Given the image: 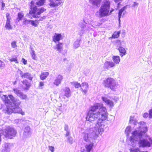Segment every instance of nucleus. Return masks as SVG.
Returning <instances> with one entry per match:
<instances>
[{"label":"nucleus","mask_w":152,"mask_h":152,"mask_svg":"<svg viewBox=\"0 0 152 152\" xmlns=\"http://www.w3.org/2000/svg\"><path fill=\"white\" fill-rule=\"evenodd\" d=\"M13 91L14 93L18 96L20 94L21 91L17 88H14L13 89Z\"/></svg>","instance_id":"nucleus-34"},{"label":"nucleus","mask_w":152,"mask_h":152,"mask_svg":"<svg viewBox=\"0 0 152 152\" xmlns=\"http://www.w3.org/2000/svg\"><path fill=\"white\" fill-rule=\"evenodd\" d=\"M22 83L23 85L25 86V87H26V88L28 89V88H29L30 86V84L26 80H25L22 82Z\"/></svg>","instance_id":"nucleus-33"},{"label":"nucleus","mask_w":152,"mask_h":152,"mask_svg":"<svg viewBox=\"0 0 152 152\" xmlns=\"http://www.w3.org/2000/svg\"><path fill=\"white\" fill-rule=\"evenodd\" d=\"M138 4L136 2H134V4L133 5V6L134 7L136 6H137L138 5Z\"/></svg>","instance_id":"nucleus-55"},{"label":"nucleus","mask_w":152,"mask_h":152,"mask_svg":"<svg viewBox=\"0 0 152 152\" xmlns=\"http://www.w3.org/2000/svg\"><path fill=\"white\" fill-rule=\"evenodd\" d=\"M110 2L109 1L104 0L99 10L96 12V16L101 18L110 15L113 10H110Z\"/></svg>","instance_id":"nucleus-5"},{"label":"nucleus","mask_w":152,"mask_h":152,"mask_svg":"<svg viewBox=\"0 0 152 152\" xmlns=\"http://www.w3.org/2000/svg\"><path fill=\"white\" fill-rule=\"evenodd\" d=\"M92 24H88L86 27V25L83 24V23H81L79 24V33L80 35H82L85 32V31L87 32L91 30L92 29L91 25Z\"/></svg>","instance_id":"nucleus-7"},{"label":"nucleus","mask_w":152,"mask_h":152,"mask_svg":"<svg viewBox=\"0 0 152 152\" xmlns=\"http://www.w3.org/2000/svg\"><path fill=\"white\" fill-rule=\"evenodd\" d=\"M30 53L32 58L34 60H37V57L36 56V54H35L34 51L32 48L31 49V50L30 52Z\"/></svg>","instance_id":"nucleus-26"},{"label":"nucleus","mask_w":152,"mask_h":152,"mask_svg":"<svg viewBox=\"0 0 152 152\" xmlns=\"http://www.w3.org/2000/svg\"><path fill=\"white\" fill-rule=\"evenodd\" d=\"M121 0H114V1L115 2H118L121 1Z\"/></svg>","instance_id":"nucleus-59"},{"label":"nucleus","mask_w":152,"mask_h":152,"mask_svg":"<svg viewBox=\"0 0 152 152\" xmlns=\"http://www.w3.org/2000/svg\"><path fill=\"white\" fill-rule=\"evenodd\" d=\"M80 40L78 39H77L74 43L73 44L74 46V48H78L80 45Z\"/></svg>","instance_id":"nucleus-29"},{"label":"nucleus","mask_w":152,"mask_h":152,"mask_svg":"<svg viewBox=\"0 0 152 152\" xmlns=\"http://www.w3.org/2000/svg\"><path fill=\"white\" fill-rule=\"evenodd\" d=\"M98 132L85 131L83 133V139L84 141L88 143L85 145V148L87 152H90L93 149L94 142L98 137L99 134Z\"/></svg>","instance_id":"nucleus-4"},{"label":"nucleus","mask_w":152,"mask_h":152,"mask_svg":"<svg viewBox=\"0 0 152 152\" xmlns=\"http://www.w3.org/2000/svg\"><path fill=\"white\" fill-rule=\"evenodd\" d=\"M90 1L94 6L98 7L101 2V0H90Z\"/></svg>","instance_id":"nucleus-22"},{"label":"nucleus","mask_w":152,"mask_h":152,"mask_svg":"<svg viewBox=\"0 0 152 152\" xmlns=\"http://www.w3.org/2000/svg\"><path fill=\"white\" fill-rule=\"evenodd\" d=\"M129 122L134 124H136V123H137V121L135 119L134 117L133 116L130 117Z\"/></svg>","instance_id":"nucleus-30"},{"label":"nucleus","mask_w":152,"mask_h":152,"mask_svg":"<svg viewBox=\"0 0 152 152\" xmlns=\"http://www.w3.org/2000/svg\"><path fill=\"white\" fill-rule=\"evenodd\" d=\"M63 47V43L58 42V43L56 44V46L54 47V49H56L57 51L59 52H61L62 49Z\"/></svg>","instance_id":"nucleus-20"},{"label":"nucleus","mask_w":152,"mask_h":152,"mask_svg":"<svg viewBox=\"0 0 152 152\" xmlns=\"http://www.w3.org/2000/svg\"><path fill=\"white\" fill-rule=\"evenodd\" d=\"M104 85L105 87L110 88L115 91L118 88V84L116 83L115 80L111 78H107L104 80Z\"/></svg>","instance_id":"nucleus-6"},{"label":"nucleus","mask_w":152,"mask_h":152,"mask_svg":"<svg viewBox=\"0 0 152 152\" xmlns=\"http://www.w3.org/2000/svg\"><path fill=\"white\" fill-rule=\"evenodd\" d=\"M127 8L126 6H125L121 9H120L118 13V16L119 18V21H120V19L121 17H123L124 15L125 12V10Z\"/></svg>","instance_id":"nucleus-16"},{"label":"nucleus","mask_w":152,"mask_h":152,"mask_svg":"<svg viewBox=\"0 0 152 152\" xmlns=\"http://www.w3.org/2000/svg\"><path fill=\"white\" fill-rule=\"evenodd\" d=\"M108 113L106 107L102 103H96L92 106L86 117L87 121L92 123L98 119L94 129H88L86 131L98 132L99 133L104 131V125L103 121L107 118Z\"/></svg>","instance_id":"nucleus-1"},{"label":"nucleus","mask_w":152,"mask_h":152,"mask_svg":"<svg viewBox=\"0 0 152 152\" xmlns=\"http://www.w3.org/2000/svg\"><path fill=\"white\" fill-rule=\"evenodd\" d=\"M49 5L52 7H57L61 4V2H58L57 0H49Z\"/></svg>","instance_id":"nucleus-13"},{"label":"nucleus","mask_w":152,"mask_h":152,"mask_svg":"<svg viewBox=\"0 0 152 152\" xmlns=\"http://www.w3.org/2000/svg\"><path fill=\"white\" fill-rule=\"evenodd\" d=\"M49 74V73L48 72H42L40 76L41 79L42 80L45 79Z\"/></svg>","instance_id":"nucleus-23"},{"label":"nucleus","mask_w":152,"mask_h":152,"mask_svg":"<svg viewBox=\"0 0 152 152\" xmlns=\"http://www.w3.org/2000/svg\"><path fill=\"white\" fill-rule=\"evenodd\" d=\"M20 74L21 77L23 78H26L30 80H32V76L31 75V74L28 72L23 73L21 72Z\"/></svg>","instance_id":"nucleus-15"},{"label":"nucleus","mask_w":152,"mask_h":152,"mask_svg":"<svg viewBox=\"0 0 152 152\" xmlns=\"http://www.w3.org/2000/svg\"><path fill=\"white\" fill-rule=\"evenodd\" d=\"M131 127L130 126H128L126 127L125 130V132L127 136H129V134L131 131Z\"/></svg>","instance_id":"nucleus-37"},{"label":"nucleus","mask_w":152,"mask_h":152,"mask_svg":"<svg viewBox=\"0 0 152 152\" xmlns=\"http://www.w3.org/2000/svg\"><path fill=\"white\" fill-rule=\"evenodd\" d=\"M148 116V114L147 113H145L143 114V117L144 118H147Z\"/></svg>","instance_id":"nucleus-52"},{"label":"nucleus","mask_w":152,"mask_h":152,"mask_svg":"<svg viewBox=\"0 0 152 152\" xmlns=\"http://www.w3.org/2000/svg\"><path fill=\"white\" fill-rule=\"evenodd\" d=\"M5 64L4 63L0 60V67L1 68H3Z\"/></svg>","instance_id":"nucleus-43"},{"label":"nucleus","mask_w":152,"mask_h":152,"mask_svg":"<svg viewBox=\"0 0 152 152\" xmlns=\"http://www.w3.org/2000/svg\"><path fill=\"white\" fill-rule=\"evenodd\" d=\"M5 5V4L4 3H3V2H2V7H4Z\"/></svg>","instance_id":"nucleus-58"},{"label":"nucleus","mask_w":152,"mask_h":152,"mask_svg":"<svg viewBox=\"0 0 152 152\" xmlns=\"http://www.w3.org/2000/svg\"><path fill=\"white\" fill-rule=\"evenodd\" d=\"M102 23H101L97 21H95L91 24V26L92 27L94 28H97L101 25Z\"/></svg>","instance_id":"nucleus-28"},{"label":"nucleus","mask_w":152,"mask_h":152,"mask_svg":"<svg viewBox=\"0 0 152 152\" xmlns=\"http://www.w3.org/2000/svg\"><path fill=\"white\" fill-rule=\"evenodd\" d=\"M2 99L6 104L8 105L9 104V105H7L8 107L7 113V114L14 112L20 113L22 115H25V112L23 111L22 109L19 107L21 104V102L19 99L15 98L11 94L9 95L8 96L4 95L2 97Z\"/></svg>","instance_id":"nucleus-3"},{"label":"nucleus","mask_w":152,"mask_h":152,"mask_svg":"<svg viewBox=\"0 0 152 152\" xmlns=\"http://www.w3.org/2000/svg\"><path fill=\"white\" fill-rule=\"evenodd\" d=\"M66 132V137H67L70 134V132L69 131H67Z\"/></svg>","instance_id":"nucleus-54"},{"label":"nucleus","mask_w":152,"mask_h":152,"mask_svg":"<svg viewBox=\"0 0 152 152\" xmlns=\"http://www.w3.org/2000/svg\"><path fill=\"white\" fill-rule=\"evenodd\" d=\"M64 128L65 130L66 131H68L69 130V129L68 126L66 124H65V125Z\"/></svg>","instance_id":"nucleus-48"},{"label":"nucleus","mask_w":152,"mask_h":152,"mask_svg":"<svg viewBox=\"0 0 152 152\" xmlns=\"http://www.w3.org/2000/svg\"><path fill=\"white\" fill-rule=\"evenodd\" d=\"M23 16L24 14L22 12H19L18 14V18H17V19L18 20V21H19L21 20L22 18H23Z\"/></svg>","instance_id":"nucleus-31"},{"label":"nucleus","mask_w":152,"mask_h":152,"mask_svg":"<svg viewBox=\"0 0 152 152\" xmlns=\"http://www.w3.org/2000/svg\"><path fill=\"white\" fill-rule=\"evenodd\" d=\"M31 20H27L26 18H25L23 21V25H27L30 23Z\"/></svg>","instance_id":"nucleus-38"},{"label":"nucleus","mask_w":152,"mask_h":152,"mask_svg":"<svg viewBox=\"0 0 152 152\" xmlns=\"http://www.w3.org/2000/svg\"><path fill=\"white\" fill-rule=\"evenodd\" d=\"M30 131V129L29 127L28 126L26 127L24 129V131L27 134H30L29 132Z\"/></svg>","instance_id":"nucleus-41"},{"label":"nucleus","mask_w":152,"mask_h":152,"mask_svg":"<svg viewBox=\"0 0 152 152\" xmlns=\"http://www.w3.org/2000/svg\"><path fill=\"white\" fill-rule=\"evenodd\" d=\"M30 23H31L33 26H34L35 27H36L37 26V25L39 23V22L37 20H31Z\"/></svg>","instance_id":"nucleus-32"},{"label":"nucleus","mask_w":152,"mask_h":152,"mask_svg":"<svg viewBox=\"0 0 152 152\" xmlns=\"http://www.w3.org/2000/svg\"><path fill=\"white\" fill-rule=\"evenodd\" d=\"M72 83L76 88H78L79 87H81V85L77 82H74Z\"/></svg>","instance_id":"nucleus-39"},{"label":"nucleus","mask_w":152,"mask_h":152,"mask_svg":"<svg viewBox=\"0 0 152 152\" xmlns=\"http://www.w3.org/2000/svg\"><path fill=\"white\" fill-rule=\"evenodd\" d=\"M83 22L86 24H91L92 19L89 15H86L83 20Z\"/></svg>","instance_id":"nucleus-17"},{"label":"nucleus","mask_w":152,"mask_h":152,"mask_svg":"<svg viewBox=\"0 0 152 152\" xmlns=\"http://www.w3.org/2000/svg\"><path fill=\"white\" fill-rule=\"evenodd\" d=\"M9 60L11 62H14L15 63H18L17 58L16 56H13L11 57L10 58Z\"/></svg>","instance_id":"nucleus-27"},{"label":"nucleus","mask_w":152,"mask_h":152,"mask_svg":"<svg viewBox=\"0 0 152 152\" xmlns=\"http://www.w3.org/2000/svg\"><path fill=\"white\" fill-rule=\"evenodd\" d=\"M2 152H9V149L8 148H5L4 149L2 150Z\"/></svg>","instance_id":"nucleus-50"},{"label":"nucleus","mask_w":152,"mask_h":152,"mask_svg":"<svg viewBox=\"0 0 152 152\" xmlns=\"http://www.w3.org/2000/svg\"><path fill=\"white\" fill-rule=\"evenodd\" d=\"M118 49L120 53V55L121 57L126 54V51L125 48L121 46H119Z\"/></svg>","instance_id":"nucleus-21"},{"label":"nucleus","mask_w":152,"mask_h":152,"mask_svg":"<svg viewBox=\"0 0 152 152\" xmlns=\"http://www.w3.org/2000/svg\"><path fill=\"white\" fill-rule=\"evenodd\" d=\"M22 62L24 64H26L27 63V61L24 58L22 59Z\"/></svg>","instance_id":"nucleus-51"},{"label":"nucleus","mask_w":152,"mask_h":152,"mask_svg":"<svg viewBox=\"0 0 152 152\" xmlns=\"http://www.w3.org/2000/svg\"><path fill=\"white\" fill-rule=\"evenodd\" d=\"M68 139L70 143L71 144L72 143L73 139L72 137H68Z\"/></svg>","instance_id":"nucleus-46"},{"label":"nucleus","mask_w":152,"mask_h":152,"mask_svg":"<svg viewBox=\"0 0 152 152\" xmlns=\"http://www.w3.org/2000/svg\"><path fill=\"white\" fill-rule=\"evenodd\" d=\"M6 18H7V20H10L11 19V18L10 16V14L9 13H7L6 14Z\"/></svg>","instance_id":"nucleus-45"},{"label":"nucleus","mask_w":152,"mask_h":152,"mask_svg":"<svg viewBox=\"0 0 152 152\" xmlns=\"http://www.w3.org/2000/svg\"><path fill=\"white\" fill-rule=\"evenodd\" d=\"M81 89L85 94H86L87 92L88 85L87 83L84 82L83 83L81 86Z\"/></svg>","instance_id":"nucleus-14"},{"label":"nucleus","mask_w":152,"mask_h":152,"mask_svg":"<svg viewBox=\"0 0 152 152\" xmlns=\"http://www.w3.org/2000/svg\"><path fill=\"white\" fill-rule=\"evenodd\" d=\"M63 77L61 75H58L54 80L53 83L54 85L58 86L61 83L63 79Z\"/></svg>","instance_id":"nucleus-9"},{"label":"nucleus","mask_w":152,"mask_h":152,"mask_svg":"<svg viewBox=\"0 0 152 152\" xmlns=\"http://www.w3.org/2000/svg\"><path fill=\"white\" fill-rule=\"evenodd\" d=\"M18 96L22 99L25 100H28V98L26 95L23 94L22 92Z\"/></svg>","instance_id":"nucleus-25"},{"label":"nucleus","mask_w":152,"mask_h":152,"mask_svg":"<svg viewBox=\"0 0 152 152\" xmlns=\"http://www.w3.org/2000/svg\"><path fill=\"white\" fill-rule=\"evenodd\" d=\"M20 120H19V119H17V120H15V123H18L19 122V121H20Z\"/></svg>","instance_id":"nucleus-57"},{"label":"nucleus","mask_w":152,"mask_h":152,"mask_svg":"<svg viewBox=\"0 0 152 152\" xmlns=\"http://www.w3.org/2000/svg\"><path fill=\"white\" fill-rule=\"evenodd\" d=\"M131 152H139V150L138 149H134L132 150Z\"/></svg>","instance_id":"nucleus-49"},{"label":"nucleus","mask_w":152,"mask_h":152,"mask_svg":"<svg viewBox=\"0 0 152 152\" xmlns=\"http://www.w3.org/2000/svg\"><path fill=\"white\" fill-rule=\"evenodd\" d=\"M62 96H60V97L61 98V97H62Z\"/></svg>","instance_id":"nucleus-63"},{"label":"nucleus","mask_w":152,"mask_h":152,"mask_svg":"<svg viewBox=\"0 0 152 152\" xmlns=\"http://www.w3.org/2000/svg\"><path fill=\"white\" fill-rule=\"evenodd\" d=\"M113 60L114 63L116 64H118L120 61V57L118 56H113Z\"/></svg>","instance_id":"nucleus-24"},{"label":"nucleus","mask_w":152,"mask_h":152,"mask_svg":"<svg viewBox=\"0 0 152 152\" xmlns=\"http://www.w3.org/2000/svg\"><path fill=\"white\" fill-rule=\"evenodd\" d=\"M58 2H61V0H57Z\"/></svg>","instance_id":"nucleus-61"},{"label":"nucleus","mask_w":152,"mask_h":152,"mask_svg":"<svg viewBox=\"0 0 152 152\" xmlns=\"http://www.w3.org/2000/svg\"><path fill=\"white\" fill-rule=\"evenodd\" d=\"M139 125L138 130H136L132 133V135L129 138V141L132 143H135L138 140H140L139 144L140 146L149 147L150 143L147 140L145 139H141L142 137L144 136L147 131V128L145 123L141 122L138 124Z\"/></svg>","instance_id":"nucleus-2"},{"label":"nucleus","mask_w":152,"mask_h":152,"mask_svg":"<svg viewBox=\"0 0 152 152\" xmlns=\"http://www.w3.org/2000/svg\"><path fill=\"white\" fill-rule=\"evenodd\" d=\"M102 99L103 101L105 102L109 107L112 108L114 106V103L113 101L109 99L106 97L102 96Z\"/></svg>","instance_id":"nucleus-11"},{"label":"nucleus","mask_w":152,"mask_h":152,"mask_svg":"<svg viewBox=\"0 0 152 152\" xmlns=\"http://www.w3.org/2000/svg\"><path fill=\"white\" fill-rule=\"evenodd\" d=\"M118 152H122L121 151H119Z\"/></svg>","instance_id":"nucleus-64"},{"label":"nucleus","mask_w":152,"mask_h":152,"mask_svg":"<svg viewBox=\"0 0 152 152\" xmlns=\"http://www.w3.org/2000/svg\"><path fill=\"white\" fill-rule=\"evenodd\" d=\"M4 9V7H2L1 8V10H3Z\"/></svg>","instance_id":"nucleus-60"},{"label":"nucleus","mask_w":152,"mask_h":152,"mask_svg":"<svg viewBox=\"0 0 152 152\" xmlns=\"http://www.w3.org/2000/svg\"><path fill=\"white\" fill-rule=\"evenodd\" d=\"M64 96H66L67 98H69L71 96V91L69 88L68 87H65L64 89Z\"/></svg>","instance_id":"nucleus-18"},{"label":"nucleus","mask_w":152,"mask_h":152,"mask_svg":"<svg viewBox=\"0 0 152 152\" xmlns=\"http://www.w3.org/2000/svg\"><path fill=\"white\" fill-rule=\"evenodd\" d=\"M149 118H152V109L149 110Z\"/></svg>","instance_id":"nucleus-47"},{"label":"nucleus","mask_w":152,"mask_h":152,"mask_svg":"<svg viewBox=\"0 0 152 152\" xmlns=\"http://www.w3.org/2000/svg\"><path fill=\"white\" fill-rule=\"evenodd\" d=\"M32 3H33V1H31V3L32 4Z\"/></svg>","instance_id":"nucleus-62"},{"label":"nucleus","mask_w":152,"mask_h":152,"mask_svg":"<svg viewBox=\"0 0 152 152\" xmlns=\"http://www.w3.org/2000/svg\"><path fill=\"white\" fill-rule=\"evenodd\" d=\"M11 21L10 20H6V24L4 28L7 30H11L13 28V26L11 23Z\"/></svg>","instance_id":"nucleus-19"},{"label":"nucleus","mask_w":152,"mask_h":152,"mask_svg":"<svg viewBox=\"0 0 152 152\" xmlns=\"http://www.w3.org/2000/svg\"><path fill=\"white\" fill-rule=\"evenodd\" d=\"M116 43L119 47V46H121L123 44H124V41L121 42L120 40H118L116 41Z\"/></svg>","instance_id":"nucleus-40"},{"label":"nucleus","mask_w":152,"mask_h":152,"mask_svg":"<svg viewBox=\"0 0 152 152\" xmlns=\"http://www.w3.org/2000/svg\"><path fill=\"white\" fill-rule=\"evenodd\" d=\"M53 41L56 43L62 39L63 37L60 34L55 33L53 37Z\"/></svg>","instance_id":"nucleus-12"},{"label":"nucleus","mask_w":152,"mask_h":152,"mask_svg":"<svg viewBox=\"0 0 152 152\" xmlns=\"http://www.w3.org/2000/svg\"><path fill=\"white\" fill-rule=\"evenodd\" d=\"M44 85V83L42 82H40L39 83V86L40 87L43 86Z\"/></svg>","instance_id":"nucleus-53"},{"label":"nucleus","mask_w":152,"mask_h":152,"mask_svg":"<svg viewBox=\"0 0 152 152\" xmlns=\"http://www.w3.org/2000/svg\"><path fill=\"white\" fill-rule=\"evenodd\" d=\"M46 0H37L36 4L39 6H41L45 2Z\"/></svg>","instance_id":"nucleus-35"},{"label":"nucleus","mask_w":152,"mask_h":152,"mask_svg":"<svg viewBox=\"0 0 152 152\" xmlns=\"http://www.w3.org/2000/svg\"><path fill=\"white\" fill-rule=\"evenodd\" d=\"M149 140L151 143V144H152V138H149Z\"/></svg>","instance_id":"nucleus-56"},{"label":"nucleus","mask_w":152,"mask_h":152,"mask_svg":"<svg viewBox=\"0 0 152 152\" xmlns=\"http://www.w3.org/2000/svg\"><path fill=\"white\" fill-rule=\"evenodd\" d=\"M120 33V31L114 32V34L112 35V37L113 38H118L119 36Z\"/></svg>","instance_id":"nucleus-36"},{"label":"nucleus","mask_w":152,"mask_h":152,"mask_svg":"<svg viewBox=\"0 0 152 152\" xmlns=\"http://www.w3.org/2000/svg\"><path fill=\"white\" fill-rule=\"evenodd\" d=\"M115 66V64L113 62L111 61H107L104 63L103 68L105 70H106Z\"/></svg>","instance_id":"nucleus-10"},{"label":"nucleus","mask_w":152,"mask_h":152,"mask_svg":"<svg viewBox=\"0 0 152 152\" xmlns=\"http://www.w3.org/2000/svg\"><path fill=\"white\" fill-rule=\"evenodd\" d=\"M48 148L52 152H54V147L52 146H49Z\"/></svg>","instance_id":"nucleus-44"},{"label":"nucleus","mask_w":152,"mask_h":152,"mask_svg":"<svg viewBox=\"0 0 152 152\" xmlns=\"http://www.w3.org/2000/svg\"><path fill=\"white\" fill-rule=\"evenodd\" d=\"M46 10L44 8H41L38 9L37 7H35L29 12L30 14H33V17L35 18L39 17L41 14L45 11Z\"/></svg>","instance_id":"nucleus-8"},{"label":"nucleus","mask_w":152,"mask_h":152,"mask_svg":"<svg viewBox=\"0 0 152 152\" xmlns=\"http://www.w3.org/2000/svg\"><path fill=\"white\" fill-rule=\"evenodd\" d=\"M16 43H17V42L15 41H14L12 42L11 43V45L12 47V48H15L17 46Z\"/></svg>","instance_id":"nucleus-42"}]
</instances>
